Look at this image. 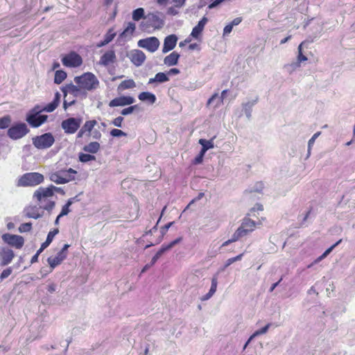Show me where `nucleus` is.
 Returning a JSON list of instances; mask_svg holds the SVG:
<instances>
[{"label": "nucleus", "instance_id": "obj_1", "mask_svg": "<svg viewBox=\"0 0 355 355\" xmlns=\"http://www.w3.org/2000/svg\"><path fill=\"white\" fill-rule=\"evenodd\" d=\"M164 25V15L162 12L156 11L148 12L145 17V21L140 24V28L143 31L149 28L161 29Z\"/></svg>", "mask_w": 355, "mask_h": 355}, {"label": "nucleus", "instance_id": "obj_2", "mask_svg": "<svg viewBox=\"0 0 355 355\" xmlns=\"http://www.w3.org/2000/svg\"><path fill=\"white\" fill-rule=\"evenodd\" d=\"M75 83L82 89L92 91L98 88L99 81L94 74L90 72L83 73L74 78Z\"/></svg>", "mask_w": 355, "mask_h": 355}, {"label": "nucleus", "instance_id": "obj_3", "mask_svg": "<svg viewBox=\"0 0 355 355\" xmlns=\"http://www.w3.org/2000/svg\"><path fill=\"white\" fill-rule=\"evenodd\" d=\"M41 112V107L37 105L26 114V121L32 128H38L47 120L48 116Z\"/></svg>", "mask_w": 355, "mask_h": 355}, {"label": "nucleus", "instance_id": "obj_4", "mask_svg": "<svg viewBox=\"0 0 355 355\" xmlns=\"http://www.w3.org/2000/svg\"><path fill=\"white\" fill-rule=\"evenodd\" d=\"M29 131L25 123L17 122L8 128L7 135L11 139L17 140L26 136Z\"/></svg>", "mask_w": 355, "mask_h": 355}, {"label": "nucleus", "instance_id": "obj_5", "mask_svg": "<svg viewBox=\"0 0 355 355\" xmlns=\"http://www.w3.org/2000/svg\"><path fill=\"white\" fill-rule=\"evenodd\" d=\"M44 181V176L41 173L33 172L24 174L19 180L18 185L22 187L36 186Z\"/></svg>", "mask_w": 355, "mask_h": 355}, {"label": "nucleus", "instance_id": "obj_6", "mask_svg": "<svg viewBox=\"0 0 355 355\" xmlns=\"http://www.w3.org/2000/svg\"><path fill=\"white\" fill-rule=\"evenodd\" d=\"M33 144L37 149H47L53 146L55 138L52 133L46 132L33 138Z\"/></svg>", "mask_w": 355, "mask_h": 355}, {"label": "nucleus", "instance_id": "obj_7", "mask_svg": "<svg viewBox=\"0 0 355 355\" xmlns=\"http://www.w3.org/2000/svg\"><path fill=\"white\" fill-rule=\"evenodd\" d=\"M82 118L70 117L63 120L61 123V128L64 133L68 135L74 134L80 127Z\"/></svg>", "mask_w": 355, "mask_h": 355}, {"label": "nucleus", "instance_id": "obj_8", "mask_svg": "<svg viewBox=\"0 0 355 355\" xmlns=\"http://www.w3.org/2000/svg\"><path fill=\"white\" fill-rule=\"evenodd\" d=\"M159 44V40L154 36L141 39L137 42L139 47L146 49L150 53L155 52L158 49Z\"/></svg>", "mask_w": 355, "mask_h": 355}, {"label": "nucleus", "instance_id": "obj_9", "mask_svg": "<svg viewBox=\"0 0 355 355\" xmlns=\"http://www.w3.org/2000/svg\"><path fill=\"white\" fill-rule=\"evenodd\" d=\"M83 89L80 88L79 86L74 85L73 83L66 85L61 88L64 98L67 96V94L69 93L76 98L80 97L81 99H84L87 98V93L85 89Z\"/></svg>", "mask_w": 355, "mask_h": 355}, {"label": "nucleus", "instance_id": "obj_10", "mask_svg": "<svg viewBox=\"0 0 355 355\" xmlns=\"http://www.w3.org/2000/svg\"><path fill=\"white\" fill-rule=\"evenodd\" d=\"M62 62L67 67H78L82 64L83 60L80 55L72 51L62 58Z\"/></svg>", "mask_w": 355, "mask_h": 355}, {"label": "nucleus", "instance_id": "obj_11", "mask_svg": "<svg viewBox=\"0 0 355 355\" xmlns=\"http://www.w3.org/2000/svg\"><path fill=\"white\" fill-rule=\"evenodd\" d=\"M2 239L6 243L15 247L17 249L21 248L24 243V239L21 236L8 233L3 234Z\"/></svg>", "mask_w": 355, "mask_h": 355}, {"label": "nucleus", "instance_id": "obj_12", "mask_svg": "<svg viewBox=\"0 0 355 355\" xmlns=\"http://www.w3.org/2000/svg\"><path fill=\"white\" fill-rule=\"evenodd\" d=\"M51 196H53V192L49 186L46 188L41 187L33 193V198H36L40 204L46 202V199Z\"/></svg>", "mask_w": 355, "mask_h": 355}, {"label": "nucleus", "instance_id": "obj_13", "mask_svg": "<svg viewBox=\"0 0 355 355\" xmlns=\"http://www.w3.org/2000/svg\"><path fill=\"white\" fill-rule=\"evenodd\" d=\"M128 57L130 61L135 64L136 67H140L143 64L144 61L146 60V55L145 53L138 49H135L130 51Z\"/></svg>", "mask_w": 355, "mask_h": 355}, {"label": "nucleus", "instance_id": "obj_14", "mask_svg": "<svg viewBox=\"0 0 355 355\" xmlns=\"http://www.w3.org/2000/svg\"><path fill=\"white\" fill-rule=\"evenodd\" d=\"M135 99L130 96H123L112 99L109 103V106L111 107L117 106H125L134 103Z\"/></svg>", "mask_w": 355, "mask_h": 355}, {"label": "nucleus", "instance_id": "obj_15", "mask_svg": "<svg viewBox=\"0 0 355 355\" xmlns=\"http://www.w3.org/2000/svg\"><path fill=\"white\" fill-rule=\"evenodd\" d=\"M136 28L135 24L134 22L130 21L128 23L127 26L123 30V31L119 35L118 42H125L129 40L131 38L133 33L135 32Z\"/></svg>", "mask_w": 355, "mask_h": 355}, {"label": "nucleus", "instance_id": "obj_16", "mask_svg": "<svg viewBox=\"0 0 355 355\" xmlns=\"http://www.w3.org/2000/svg\"><path fill=\"white\" fill-rule=\"evenodd\" d=\"M178 37L176 35L171 34L166 36L164 40V45L162 48V53H166L168 51L173 50L177 44Z\"/></svg>", "mask_w": 355, "mask_h": 355}, {"label": "nucleus", "instance_id": "obj_17", "mask_svg": "<svg viewBox=\"0 0 355 355\" xmlns=\"http://www.w3.org/2000/svg\"><path fill=\"white\" fill-rule=\"evenodd\" d=\"M116 56L115 54V51L112 49L107 51L105 53H103L99 60V64L107 67L110 64L114 63L116 62Z\"/></svg>", "mask_w": 355, "mask_h": 355}, {"label": "nucleus", "instance_id": "obj_18", "mask_svg": "<svg viewBox=\"0 0 355 355\" xmlns=\"http://www.w3.org/2000/svg\"><path fill=\"white\" fill-rule=\"evenodd\" d=\"M15 254L11 249L8 248H0V258L1 259V264L2 266H6L10 263Z\"/></svg>", "mask_w": 355, "mask_h": 355}, {"label": "nucleus", "instance_id": "obj_19", "mask_svg": "<svg viewBox=\"0 0 355 355\" xmlns=\"http://www.w3.org/2000/svg\"><path fill=\"white\" fill-rule=\"evenodd\" d=\"M207 21L208 19L205 16L203 17L198 21V24L195 27H193L191 33V36L196 39L198 38Z\"/></svg>", "mask_w": 355, "mask_h": 355}, {"label": "nucleus", "instance_id": "obj_20", "mask_svg": "<svg viewBox=\"0 0 355 355\" xmlns=\"http://www.w3.org/2000/svg\"><path fill=\"white\" fill-rule=\"evenodd\" d=\"M67 258L64 254H61L60 252H58L57 255L54 257H50L47 259V262L50 266L51 272Z\"/></svg>", "mask_w": 355, "mask_h": 355}, {"label": "nucleus", "instance_id": "obj_21", "mask_svg": "<svg viewBox=\"0 0 355 355\" xmlns=\"http://www.w3.org/2000/svg\"><path fill=\"white\" fill-rule=\"evenodd\" d=\"M24 213L26 217L37 219L43 216V213L39 212V209L36 206H29L24 209Z\"/></svg>", "mask_w": 355, "mask_h": 355}, {"label": "nucleus", "instance_id": "obj_22", "mask_svg": "<svg viewBox=\"0 0 355 355\" xmlns=\"http://www.w3.org/2000/svg\"><path fill=\"white\" fill-rule=\"evenodd\" d=\"M227 90L225 89L222 92L220 96H218V93L214 94L211 98H209L207 103V106H210L216 100H217L215 107H218L220 105L223 99L225 98V94H227Z\"/></svg>", "mask_w": 355, "mask_h": 355}, {"label": "nucleus", "instance_id": "obj_23", "mask_svg": "<svg viewBox=\"0 0 355 355\" xmlns=\"http://www.w3.org/2000/svg\"><path fill=\"white\" fill-rule=\"evenodd\" d=\"M180 57V55L178 52L173 51L171 53L164 58V62L168 66L176 65L178 62Z\"/></svg>", "mask_w": 355, "mask_h": 355}, {"label": "nucleus", "instance_id": "obj_24", "mask_svg": "<svg viewBox=\"0 0 355 355\" xmlns=\"http://www.w3.org/2000/svg\"><path fill=\"white\" fill-rule=\"evenodd\" d=\"M169 80V78L166 73L159 72L156 73L154 78L149 79L148 84L164 83Z\"/></svg>", "mask_w": 355, "mask_h": 355}, {"label": "nucleus", "instance_id": "obj_25", "mask_svg": "<svg viewBox=\"0 0 355 355\" xmlns=\"http://www.w3.org/2000/svg\"><path fill=\"white\" fill-rule=\"evenodd\" d=\"M258 98H256V99L248 101L247 103H244L242 104L243 106V110L248 118V119H250L252 116V107L253 106L257 103Z\"/></svg>", "mask_w": 355, "mask_h": 355}, {"label": "nucleus", "instance_id": "obj_26", "mask_svg": "<svg viewBox=\"0 0 355 355\" xmlns=\"http://www.w3.org/2000/svg\"><path fill=\"white\" fill-rule=\"evenodd\" d=\"M138 98L143 102H148L150 104L155 103L157 98L155 95L149 92H143L138 96Z\"/></svg>", "mask_w": 355, "mask_h": 355}, {"label": "nucleus", "instance_id": "obj_27", "mask_svg": "<svg viewBox=\"0 0 355 355\" xmlns=\"http://www.w3.org/2000/svg\"><path fill=\"white\" fill-rule=\"evenodd\" d=\"M101 148L100 144L97 141H92L88 144L85 145L83 150L88 153L95 154L98 152Z\"/></svg>", "mask_w": 355, "mask_h": 355}, {"label": "nucleus", "instance_id": "obj_28", "mask_svg": "<svg viewBox=\"0 0 355 355\" xmlns=\"http://www.w3.org/2000/svg\"><path fill=\"white\" fill-rule=\"evenodd\" d=\"M270 325H271V324L268 323L266 326H264L263 327L261 328L260 329H258V330L255 331L253 333V334L248 338V341L245 343V344L244 345V349L247 347V345L250 343V342L254 338H255V337H257L258 336H260V335L266 334L268 331Z\"/></svg>", "mask_w": 355, "mask_h": 355}, {"label": "nucleus", "instance_id": "obj_29", "mask_svg": "<svg viewBox=\"0 0 355 355\" xmlns=\"http://www.w3.org/2000/svg\"><path fill=\"white\" fill-rule=\"evenodd\" d=\"M49 179L58 184L67 183V180L62 178V173L60 171L51 173Z\"/></svg>", "mask_w": 355, "mask_h": 355}, {"label": "nucleus", "instance_id": "obj_30", "mask_svg": "<svg viewBox=\"0 0 355 355\" xmlns=\"http://www.w3.org/2000/svg\"><path fill=\"white\" fill-rule=\"evenodd\" d=\"M241 226L245 229L249 230V232H252L256 227V223L248 217H245L241 222Z\"/></svg>", "mask_w": 355, "mask_h": 355}, {"label": "nucleus", "instance_id": "obj_31", "mask_svg": "<svg viewBox=\"0 0 355 355\" xmlns=\"http://www.w3.org/2000/svg\"><path fill=\"white\" fill-rule=\"evenodd\" d=\"M181 241L182 237H179L168 244H163L160 249L158 250V252H160L162 255H163L166 251L171 250L175 245L179 243Z\"/></svg>", "mask_w": 355, "mask_h": 355}, {"label": "nucleus", "instance_id": "obj_32", "mask_svg": "<svg viewBox=\"0 0 355 355\" xmlns=\"http://www.w3.org/2000/svg\"><path fill=\"white\" fill-rule=\"evenodd\" d=\"M181 241L182 237H179L168 244H163L160 249L158 250V252H160L162 255H163L166 251L171 250L175 245L179 243Z\"/></svg>", "mask_w": 355, "mask_h": 355}, {"label": "nucleus", "instance_id": "obj_33", "mask_svg": "<svg viewBox=\"0 0 355 355\" xmlns=\"http://www.w3.org/2000/svg\"><path fill=\"white\" fill-rule=\"evenodd\" d=\"M60 171L62 173V178L67 180V182L74 180V175L77 173V171L71 168L67 170H60Z\"/></svg>", "mask_w": 355, "mask_h": 355}, {"label": "nucleus", "instance_id": "obj_34", "mask_svg": "<svg viewBox=\"0 0 355 355\" xmlns=\"http://www.w3.org/2000/svg\"><path fill=\"white\" fill-rule=\"evenodd\" d=\"M97 124L96 120L87 121L85 124L81 127V129L87 133V136H90V133L94 130V126Z\"/></svg>", "mask_w": 355, "mask_h": 355}, {"label": "nucleus", "instance_id": "obj_35", "mask_svg": "<svg viewBox=\"0 0 355 355\" xmlns=\"http://www.w3.org/2000/svg\"><path fill=\"white\" fill-rule=\"evenodd\" d=\"M342 241V239H340L336 243L332 245L331 247L327 248L319 257H318L313 263H318L320 261H321L322 259L326 258L331 252L332 250L338 245H339Z\"/></svg>", "mask_w": 355, "mask_h": 355}, {"label": "nucleus", "instance_id": "obj_36", "mask_svg": "<svg viewBox=\"0 0 355 355\" xmlns=\"http://www.w3.org/2000/svg\"><path fill=\"white\" fill-rule=\"evenodd\" d=\"M249 234H250L249 230L245 229L240 225L239 227L233 234V240H239L240 239L246 236Z\"/></svg>", "mask_w": 355, "mask_h": 355}, {"label": "nucleus", "instance_id": "obj_37", "mask_svg": "<svg viewBox=\"0 0 355 355\" xmlns=\"http://www.w3.org/2000/svg\"><path fill=\"white\" fill-rule=\"evenodd\" d=\"M145 11L143 8H138L132 11V19L134 21H138L140 19H143V21H145Z\"/></svg>", "mask_w": 355, "mask_h": 355}, {"label": "nucleus", "instance_id": "obj_38", "mask_svg": "<svg viewBox=\"0 0 355 355\" xmlns=\"http://www.w3.org/2000/svg\"><path fill=\"white\" fill-rule=\"evenodd\" d=\"M199 144L202 146L201 151H202L204 153H206V152L212 148H214V142L213 139L211 140H206L205 139H200L199 140Z\"/></svg>", "mask_w": 355, "mask_h": 355}, {"label": "nucleus", "instance_id": "obj_39", "mask_svg": "<svg viewBox=\"0 0 355 355\" xmlns=\"http://www.w3.org/2000/svg\"><path fill=\"white\" fill-rule=\"evenodd\" d=\"M67 78V73L63 70H57L55 73L54 83L57 85L62 83Z\"/></svg>", "mask_w": 355, "mask_h": 355}, {"label": "nucleus", "instance_id": "obj_40", "mask_svg": "<svg viewBox=\"0 0 355 355\" xmlns=\"http://www.w3.org/2000/svg\"><path fill=\"white\" fill-rule=\"evenodd\" d=\"M59 233V230L58 228L54 229L53 230L50 231L46 236V241L42 243L44 247H48L51 243L53 241L54 236Z\"/></svg>", "mask_w": 355, "mask_h": 355}, {"label": "nucleus", "instance_id": "obj_41", "mask_svg": "<svg viewBox=\"0 0 355 355\" xmlns=\"http://www.w3.org/2000/svg\"><path fill=\"white\" fill-rule=\"evenodd\" d=\"M300 66L301 64L296 60L295 61H293L291 63L285 64L284 68L288 73L291 74L297 68L300 67Z\"/></svg>", "mask_w": 355, "mask_h": 355}, {"label": "nucleus", "instance_id": "obj_42", "mask_svg": "<svg viewBox=\"0 0 355 355\" xmlns=\"http://www.w3.org/2000/svg\"><path fill=\"white\" fill-rule=\"evenodd\" d=\"M78 159L80 162L83 163H87L90 161H94L96 159V157L93 155H91L89 153H80L78 154Z\"/></svg>", "mask_w": 355, "mask_h": 355}, {"label": "nucleus", "instance_id": "obj_43", "mask_svg": "<svg viewBox=\"0 0 355 355\" xmlns=\"http://www.w3.org/2000/svg\"><path fill=\"white\" fill-rule=\"evenodd\" d=\"M11 116L10 115H6L0 118V129H6L10 128L11 124Z\"/></svg>", "mask_w": 355, "mask_h": 355}, {"label": "nucleus", "instance_id": "obj_44", "mask_svg": "<svg viewBox=\"0 0 355 355\" xmlns=\"http://www.w3.org/2000/svg\"><path fill=\"white\" fill-rule=\"evenodd\" d=\"M135 87V83L133 80L129 79L123 80L119 85V88L122 89H132Z\"/></svg>", "mask_w": 355, "mask_h": 355}, {"label": "nucleus", "instance_id": "obj_45", "mask_svg": "<svg viewBox=\"0 0 355 355\" xmlns=\"http://www.w3.org/2000/svg\"><path fill=\"white\" fill-rule=\"evenodd\" d=\"M218 272H216L214 274L211 278V284L209 289V292L214 294L216 291L217 285H218Z\"/></svg>", "mask_w": 355, "mask_h": 355}, {"label": "nucleus", "instance_id": "obj_46", "mask_svg": "<svg viewBox=\"0 0 355 355\" xmlns=\"http://www.w3.org/2000/svg\"><path fill=\"white\" fill-rule=\"evenodd\" d=\"M58 106V105H57L55 103L52 101V102L48 103L44 107H41V110H42V112H51L54 111L57 108Z\"/></svg>", "mask_w": 355, "mask_h": 355}, {"label": "nucleus", "instance_id": "obj_47", "mask_svg": "<svg viewBox=\"0 0 355 355\" xmlns=\"http://www.w3.org/2000/svg\"><path fill=\"white\" fill-rule=\"evenodd\" d=\"M116 36V33L114 32L112 28L108 30L107 33L104 36V40L105 43L109 44Z\"/></svg>", "mask_w": 355, "mask_h": 355}, {"label": "nucleus", "instance_id": "obj_48", "mask_svg": "<svg viewBox=\"0 0 355 355\" xmlns=\"http://www.w3.org/2000/svg\"><path fill=\"white\" fill-rule=\"evenodd\" d=\"M302 45H303V42L301 43L297 48L298 55L297 57V60L300 64L302 62L307 60V58L302 53Z\"/></svg>", "mask_w": 355, "mask_h": 355}, {"label": "nucleus", "instance_id": "obj_49", "mask_svg": "<svg viewBox=\"0 0 355 355\" xmlns=\"http://www.w3.org/2000/svg\"><path fill=\"white\" fill-rule=\"evenodd\" d=\"M70 202H71L67 201L66 204L62 206L61 212L59 214V217L67 216L70 212L69 207L71 205Z\"/></svg>", "mask_w": 355, "mask_h": 355}, {"label": "nucleus", "instance_id": "obj_50", "mask_svg": "<svg viewBox=\"0 0 355 355\" xmlns=\"http://www.w3.org/2000/svg\"><path fill=\"white\" fill-rule=\"evenodd\" d=\"M31 229H32V223H22L19 226V231L21 233L28 232H30L31 230Z\"/></svg>", "mask_w": 355, "mask_h": 355}, {"label": "nucleus", "instance_id": "obj_51", "mask_svg": "<svg viewBox=\"0 0 355 355\" xmlns=\"http://www.w3.org/2000/svg\"><path fill=\"white\" fill-rule=\"evenodd\" d=\"M55 202L54 201H48L44 205H40V208L46 210L49 212H51L55 207Z\"/></svg>", "mask_w": 355, "mask_h": 355}, {"label": "nucleus", "instance_id": "obj_52", "mask_svg": "<svg viewBox=\"0 0 355 355\" xmlns=\"http://www.w3.org/2000/svg\"><path fill=\"white\" fill-rule=\"evenodd\" d=\"M110 135L114 137H125L127 135L125 132L119 129H112L110 131Z\"/></svg>", "mask_w": 355, "mask_h": 355}, {"label": "nucleus", "instance_id": "obj_53", "mask_svg": "<svg viewBox=\"0 0 355 355\" xmlns=\"http://www.w3.org/2000/svg\"><path fill=\"white\" fill-rule=\"evenodd\" d=\"M137 107V105H131L128 107H126V108L122 110L121 112V114L124 116L130 114L135 110V109Z\"/></svg>", "mask_w": 355, "mask_h": 355}, {"label": "nucleus", "instance_id": "obj_54", "mask_svg": "<svg viewBox=\"0 0 355 355\" xmlns=\"http://www.w3.org/2000/svg\"><path fill=\"white\" fill-rule=\"evenodd\" d=\"M205 153H204L202 151L200 150V153H198V155L193 159V164H199L202 163V162L203 160V157L205 156Z\"/></svg>", "mask_w": 355, "mask_h": 355}, {"label": "nucleus", "instance_id": "obj_55", "mask_svg": "<svg viewBox=\"0 0 355 355\" xmlns=\"http://www.w3.org/2000/svg\"><path fill=\"white\" fill-rule=\"evenodd\" d=\"M321 132H315L312 137L308 141V144H309V149H311V147L313 145V144L315 143V139L320 135Z\"/></svg>", "mask_w": 355, "mask_h": 355}, {"label": "nucleus", "instance_id": "obj_56", "mask_svg": "<svg viewBox=\"0 0 355 355\" xmlns=\"http://www.w3.org/2000/svg\"><path fill=\"white\" fill-rule=\"evenodd\" d=\"M12 273L11 268H8L2 271L0 275L1 280L7 278Z\"/></svg>", "mask_w": 355, "mask_h": 355}, {"label": "nucleus", "instance_id": "obj_57", "mask_svg": "<svg viewBox=\"0 0 355 355\" xmlns=\"http://www.w3.org/2000/svg\"><path fill=\"white\" fill-rule=\"evenodd\" d=\"M123 121V117L122 116H118L116 118H115L112 123L114 125V126H116V127H119V128H121L122 127V122Z\"/></svg>", "mask_w": 355, "mask_h": 355}, {"label": "nucleus", "instance_id": "obj_58", "mask_svg": "<svg viewBox=\"0 0 355 355\" xmlns=\"http://www.w3.org/2000/svg\"><path fill=\"white\" fill-rule=\"evenodd\" d=\"M90 136H92L94 139L99 140L101 138V133L98 130L94 129L90 133Z\"/></svg>", "mask_w": 355, "mask_h": 355}, {"label": "nucleus", "instance_id": "obj_59", "mask_svg": "<svg viewBox=\"0 0 355 355\" xmlns=\"http://www.w3.org/2000/svg\"><path fill=\"white\" fill-rule=\"evenodd\" d=\"M225 0H211V3L208 6V8L212 9L217 7L219 4L223 3Z\"/></svg>", "mask_w": 355, "mask_h": 355}, {"label": "nucleus", "instance_id": "obj_60", "mask_svg": "<svg viewBox=\"0 0 355 355\" xmlns=\"http://www.w3.org/2000/svg\"><path fill=\"white\" fill-rule=\"evenodd\" d=\"M233 27L230 23L226 25L223 29V36L228 35L232 32Z\"/></svg>", "mask_w": 355, "mask_h": 355}, {"label": "nucleus", "instance_id": "obj_61", "mask_svg": "<svg viewBox=\"0 0 355 355\" xmlns=\"http://www.w3.org/2000/svg\"><path fill=\"white\" fill-rule=\"evenodd\" d=\"M173 224V222H170L167 224H166L164 226H163L162 228H161V230H160V233L162 234V235H164L166 232L168 231V230L169 229V227Z\"/></svg>", "mask_w": 355, "mask_h": 355}, {"label": "nucleus", "instance_id": "obj_62", "mask_svg": "<svg viewBox=\"0 0 355 355\" xmlns=\"http://www.w3.org/2000/svg\"><path fill=\"white\" fill-rule=\"evenodd\" d=\"M49 187H50V189H51V191L53 192V195L54 194L55 191H56L58 193H62V194L64 193L63 189L62 188H60V187H55L53 184H51Z\"/></svg>", "mask_w": 355, "mask_h": 355}, {"label": "nucleus", "instance_id": "obj_63", "mask_svg": "<svg viewBox=\"0 0 355 355\" xmlns=\"http://www.w3.org/2000/svg\"><path fill=\"white\" fill-rule=\"evenodd\" d=\"M263 188V186L262 182H257L255 184V187L252 191H256V192H261L262 191Z\"/></svg>", "mask_w": 355, "mask_h": 355}, {"label": "nucleus", "instance_id": "obj_64", "mask_svg": "<svg viewBox=\"0 0 355 355\" xmlns=\"http://www.w3.org/2000/svg\"><path fill=\"white\" fill-rule=\"evenodd\" d=\"M167 13L170 15L175 16L179 13L178 10L174 7H170L168 8Z\"/></svg>", "mask_w": 355, "mask_h": 355}]
</instances>
